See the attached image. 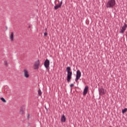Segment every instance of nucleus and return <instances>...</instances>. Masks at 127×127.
<instances>
[{"label": "nucleus", "instance_id": "nucleus-1", "mask_svg": "<svg viewBox=\"0 0 127 127\" xmlns=\"http://www.w3.org/2000/svg\"><path fill=\"white\" fill-rule=\"evenodd\" d=\"M66 71L67 73V83H69V82H70V80L72 79V71H71V67L67 66L66 68Z\"/></svg>", "mask_w": 127, "mask_h": 127}, {"label": "nucleus", "instance_id": "nucleus-2", "mask_svg": "<svg viewBox=\"0 0 127 127\" xmlns=\"http://www.w3.org/2000/svg\"><path fill=\"white\" fill-rule=\"evenodd\" d=\"M116 5V0H109L106 3L107 8H113Z\"/></svg>", "mask_w": 127, "mask_h": 127}, {"label": "nucleus", "instance_id": "nucleus-3", "mask_svg": "<svg viewBox=\"0 0 127 127\" xmlns=\"http://www.w3.org/2000/svg\"><path fill=\"white\" fill-rule=\"evenodd\" d=\"M81 71L80 70H77L76 71V78L75 79V82H78V80L81 78Z\"/></svg>", "mask_w": 127, "mask_h": 127}, {"label": "nucleus", "instance_id": "nucleus-4", "mask_svg": "<svg viewBox=\"0 0 127 127\" xmlns=\"http://www.w3.org/2000/svg\"><path fill=\"white\" fill-rule=\"evenodd\" d=\"M44 65L47 69L49 68V66L50 65V61H49V60L46 59L45 60L44 63Z\"/></svg>", "mask_w": 127, "mask_h": 127}, {"label": "nucleus", "instance_id": "nucleus-5", "mask_svg": "<svg viewBox=\"0 0 127 127\" xmlns=\"http://www.w3.org/2000/svg\"><path fill=\"white\" fill-rule=\"evenodd\" d=\"M39 65H40V62H39V60L36 61L34 64V67L35 70L38 69L39 68Z\"/></svg>", "mask_w": 127, "mask_h": 127}, {"label": "nucleus", "instance_id": "nucleus-6", "mask_svg": "<svg viewBox=\"0 0 127 127\" xmlns=\"http://www.w3.org/2000/svg\"><path fill=\"white\" fill-rule=\"evenodd\" d=\"M127 28V24H124V25H123L122 27V29H121V31L120 32V33H125V32L126 31V30Z\"/></svg>", "mask_w": 127, "mask_h": 127}, {"label": "nucleus", "instance_id": "nucleus-7", "mask_svg": "<svg viewBox=\"0 0 127 127\" xmlns=\"http://www.w3.org/2000/svg\"><path fill=\"white\" fill-rule=\"evenodd\" d=\"M23 72H24V77H25V78H29V73H28V70L24 69L23 70Z\"/></svg>", "mask_w": 127, "mask_h": 127}, {"label": "nucleus", "instance_id": "nucleus-8", "mask_svg": "<svg viewBox=\"0 0 127 127\" xmlns=\"http://www.w3.org/2000/svg\"><path fill=\"white\" fill-rule=\"evenodd\" d=\"M88 90H89V86H86L85 87V88L83 92V96H85V95H87Z\"/></svg>", "mask_w": 127, "mask_h": 127}, {"label": "nucleus", "instance_id": "nucleus-9", "mask_svg": "<svg viewBox=\"0 0 127 127\" xmlns=\"http://www.w3.org/2000/svg\"><path fill=\"white\" fill-rule=\"evenodd\" d=\"M99 94L100 95H101V96H103V95H105L106 94V91H105V89L104 88H100L99 89Z\"/></svg>", "mask_w": 127, "mask_h": 127}, {"label": "nucleus", "instance_id": "nucleus-10", "mask_svg": "<svg viewBox=\"0 0 127 127\" xmlns=\"http://www.w3.org/2000/svg\"><path fill=\"white\" fill-rule=\"evenodd\" d=\"M63 3V1H61L59 5H56L55 6V9L57 10L59 8H60V7H61V6H62V4Z\"/></svg>", "mask_w": 127, "mask_h": 127}, {"label": "nucleus", "instance_id": "nucleus-11", "mask_svg": "<svg viewBox=\"0 0 127 127\" xmlns=\"http://www.w3.org/2000/svg\"><path fill=\"white\" fill-rule=\"evenodd\" d=\"M61 122L62 123H65V122H66V117H65V115H63L62 116Z\"/></svg>", "mask_w": 127, "mask_h": 127}, {"label": "nucleus", "instance_id": "nucleus-12", "mask_svg": "<svg viewBox=\"0 0 127 127\" xmlns=\"http://www.w3.org/2000/svg\"><path fill=\"white\" fill-rule=\"evenodd\" d=\"M10 39L11 41H13V32H11L10 36Z\"/></svg>", "mask_w": 127, "mask_h": 127}, {"label": "nucleus", "instance_id": "nucleus-13", "mask_svg": "<svg viewBox=\"0 0 127 127\" xmlns=\"http://www.w3.org/2000/svg\"><path fill=\"white\" fill-rule=\"evenodd\" d=\"M24 111L23 110V107H21L20 109V114L21 115H23Z\"/></svg>", "mask_w": 127, "mask_h": 127}, {"label": "nucleus", "instance_id": "nucleus-14", "mask_svg": "<svg viewBox=\"0 0 127 127\" xmlns=\"http://www.w3.org/2000/svg\"><path fill=\"white\" fill-rule=\"evenodd\" d=\"M38 92L39 96H41V95H42V92H41V90L39 89Z\"/></svg>", "mask_w": 127, "mask_h": 127}, {"label": "nucleus", "instance_id": "nucleus-15", "mask_svg": "<svg viewBox=\"0 0 127 127\" xmlns=\"http://www.w3.org/2000/svg\"><path fill=\"white\" fill-rule=\"evenodd\" d=\"M0 100L1 101H2V102H3V103H6V100H5V99L3 98V97H1Z\"/></svg>", "mask_w": 127, "mask_h": 127}, {"label": "nucleus", "instance_id": "nucleus-16", "mask_svg": "<svg viewBox=\"0 0 127 127\" xmlns=\"http://www.w3.org/2000/svg\"><path fill=\"white\" fill-rule=\"evenodd\" d=\"M127 108H125L124 109L122 110V113L125 114V113H127Z\"/></svg>", "mask_w": 127, "mask_h": 127}, {"label": "nucleus", "instance_id": "nucleus-17", "mask_svg": "<svg viewBox=\"0 0 127 127\" xmlns=\"http://www.w3.org/2000/svg\"><path fill=\"white\" fill-rule=\"evenodd\" d=\"M44 36L47 37V36L48 35V33H47V32H46L44 33Z\"/></svg>", "mask_w": 127, "mask_h": 127}, {"label": "nucleus", "instance_id": "nucleus-18", "mask_svg": "<svg viewBox=\"0 0 127 127\" xmlns=\"http://www.w3.org/2000/svg\"><path fill=\"white\" fill-rule=\"evenodd\" d=\"M70 87L71 88L74 87V84H73V83L71 84L70 85Z\"/></svg>", "mask_w": 127, "mask_h": 127}, {"label": "nucleus", "instance_id": "nucleus-19", "mask_svg": "<svg viewBox=\"0 0 127 127\" xmlns=\"http://www.w3.org/2000/svg\"><path fill=\"white\" fill-rule=\"evenodd\" d=\"M4 65H7V61H4Z\"/></svg>", "mask_w": 127, "mask_h": 127}, {"label": "nucleus", "instance_id": "nucleus-20", "mask_svg": "<svg viewBox=\"0 0 127 127\" xmlns=\"http://www.w3.org/2000/svg\"><path fill=\"white\" fill-rule=\"evenodd\" d=\"M31 26L30 25H29V28H30Z\"/></svg>", "mask_w": 127, "mask_h": 127}]
</instances>
